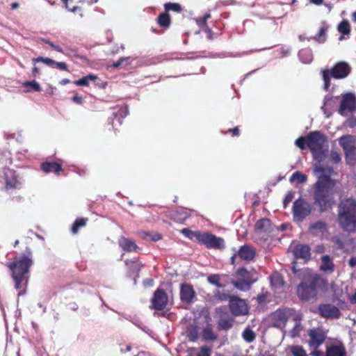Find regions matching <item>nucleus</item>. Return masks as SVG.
Instances as JSON below:
<instances>
[{
	"label": "nucleus",
	"instance_id": "obj_51",
	"mask_svg": "<svg viewBox=\"0 0 356 356\" xmlns=\"http://www.w3.org/2000/svg\"><path fill=\"white\" fill-rule=\"evenodd\" d=\"M211 349L207 346H202L195 356H210Z\"/></svg>",
	"mask_w": 356,
	"mask_h": 356
},
{
	"label": "nucleus",
	"instance_id": "obj_1",
	"mask_svg": "<svg viewBox=\"0 0 356 356\" xmlns=\"http://www.w3.org/2000/svg\"><path fill=\"white\" fill-rule=\"evenodd\" d=\"M33 264V252L29 247H26L20 255L15 256L12 262L7 264V267L11 272L15 289L19 290L18 296L26 293L30 277V268Z\"/></svg>",
	"mask_w": 356,
	"mask_h": 356
},
{
	"label": "nucleus",
	"instance_id": "obj_54",
	"mask_svg": "<svg viewBox=\"0 0 356 356\" xmlns=\"http://www.w3.org/2000/svg\"><path fill=\"white\" fill-rule=\"evenodd\" d=\"M54 66L53 67H56L61 70L68 71V67L66 63L63 62H58L54 60Z\"/></svg>",
	"mask_w": 356,
	"mask_h": 356
},
{
	"label": "nucleus",
	"instance_id": "obj_34",
	"mask_svg": "<svg viewBox=\"0 0 356 356\" xmlns=\"http://www.w3.org/2000/svg\"><path fill=\"white\" fill-rule=\"evenodd\" d=\"M202 338L206 341H214L217 339V335L214 333L210 325L204 328Z\"/></svg>",
	"mask_w": 356,
	"mask_h": 356
},
{
	"label": "nucleus",
	"instance_id": "obj_25",
	"mask_svg": "<svg viewBox=\"0 0 356 356\" xmlns=\"http://www.w3.org/2000/svg\"><path fill=\"white\" fill-rule=\"evenodd\" d=\"M118 244L126 252H136L140 249L134 240L124 236L119 238Z\"/></svg>",
	"mask_w": 356,
	"mask_h": 356
},
{
	"label": "nucleus",
	"instance_id": "obj_44",
	"mask_svg": "<svg viewBox=\"0 0 356 356\" xmlns=\"http://www.w3.org/2000/svg\"><path fill=\"white\" fill-rule=\"evenodd\" d=\"M214 317L218 318V328H222V307H219L216 309Z\"/></svg>",
	"mask_w": 356,
	"mask_h": 356
},
{
	"label": "nucleus",
	"instance_id": "obj_40",
	"mask_svg": "<svg viewBox=\"0 0 356 356\" xmlns=\"http://www.w3.org/2000/svg\"><path fill=\"white\" fill-rule=\"evenodd\" d=\"M298 56L305 63H308L312 60V54L309 49H302L299 51Z\"/></svg>",
	"mask_w": 356,
	"mask_h": 356
},
{
	"label": "nucleus",
	"instance_id": "obj_20",
	"mask_svg": "<svg viewBox=\"0 0 356 356\" xmlns=\"http://www.w3.org/2000/svg\"><path fill=\"white\" fill-rule=\"evenodd\" d=\"M350 72V66L345 62L337 63L330 70V75L334 79H343Z\"/></svg>",
	"mask_w": 356,
	"mask_h": 356
},
{
	"label": "nucleus",
	"instance_id": "obj_43",
	"mask_svg": "<svg viewBox=\"0 0 356 356\" xmlns=\"http://www.w3.org/2000/svg\"><path fill=\"white\" fill-rule=\"evenodd\" d=\"M295 144L300 149H302V150L305 149L307 147H308L307 136H300V137L298 138L295 141Z\"/></svg>",
	"mask_w": 356,
	"mask_h": 356
},
{
	"label": "nucleus",
	"instance_id": "obj_36",
	"mask_svg": "<svg viewBox=\"0 0 356 356\" xmlns=\"http://www.w3.org/2000/svg\"><path fill=\"white\" fill-rule=\"evenodd\" d=\"M243 339L248 343H252L256 338V334L249 327H246L242 333Z\"/></svg>",
	"mask_w": 356,
	"mask_h": 356
},
{
	"label": "nucleus",
	"instance_id": "obj_52",
	"mask_svg": "<svg viewBox=\"0 0 356 356\" xmlns=\"http://www.w3.org/2000/svg\"><path fill=\"white\" fill-rule=\"evenodd\" d=\"M330 71L326 70L323 72V79L325 82V87L326 89H327L330 86Z\"/></svg>",
	"mask_w": 356,
	"mask_h": 356
},
{
	"label": "nucleus",
	"instance_id": "obj_60",
	"mask_svg": "<svg viewBox=\"0 0 356 356\" xmlns=\"http://www.w3.org/2000/svg\"><path fill=\"white\" fill-rule=\"evenodd\" d=\"M128 59H129V58H121L118 61L113 63V66L114 67H118L120 65H122L124 63V62L127 61Z\"/></svg>",
	"mask_w": 356,
	"mask_h": 356
},
{
	"label": "nucleus",
	"instance_id": "obj_46",
	"mask_svg": "<svg viewBox=\"0 0 356 356\" xmlns=\"http://www.w3.org/2000/svg\"><path fill=\"white\" fill-rule=\"evenodd\" d=\"M294 179L298 180L299 183H303L306 181L307 176L304 174H302L299 171H296L292 175V177H291V181Z\"/></svg>",
	"mask_w": 356,
	"mask_h": 356
},
{
	"label": "nucleus",
	"instance_id": "obj_45",
	"mask_svg": "<svg viewBox=\"0 0 356 356\" xmlns=\"http://www.w3.org/2000/svg\"><path fill=\"white\" fill-rule=\"evenodd\" d=\"M42 62L44 63V64L49 65V66H51V67H53L54 66V60L51 59V58H44V57H42V56H39L36 58H33V63L34 64H35L36 63L38 62Z\"/></svg>",
	"mask_w": 356,
	"mask_h": 356
},
{
	"label": "nucleus",
	"instance_id": "obj_47",
	"mask_svg": "<svg viewBox=\"0 0 356 356\" xmlns=\"http://www.w3.org/2000/svg\"><path fill=\"white\" fill-rule=\"evenodd\" d=\"M23 86L25 87L30 86L31 89L34 91L40 92L41 91V87L38 82L35 81H26L23 83Z\"/></svg>",
	"mask_w": 356,
	"mask_h": 356
},
{
	"label": "nucleus",
	"instance_id": "obj_27",
	"mask_svg": "<svg viewBox=\"0 0 356 356\" xmlns=\"http://www.w3.org/2000/svg\"><path fill=\"white\" fill-rule=\"evenodd\" d=\"M157 24L162 28L168 29L171 24V19L170 14L165 10L156 19Z\"/></svg>",
	"mask_w": 356,
	"mask_h": 356
},
{
	"label": "nucleus",
	"instance_id": "obj_5",
	"mask_svg": "<svg viewBox=\"0 0 356 356\" xmlns=\"http://www.w3.org/2000/svg\"><path fill=\"white\" fill-rule=\"evenodd\" d=\"M181 233L189 239L204 245L208 248H216L220 247V238H217L211 234L201 232L200 231H192L188 228L181 229Z\"/></svg>",
	"mask_w": 356,
	"mask_h": 356
},
{
	"label": "nucleus",
	"instance_id": "obj_6",
	"mask_svg": "<svg viewBox=\"0 0 356 356\" xmlns=\"http://www.w3.org/2000/svg\"><path fill=\"white\" fill-rule=\"evenodd\" d=\"M254 273L247 270L245 268H239L231 280L232 284L238 290L248 291L251 286L257 281L254 277Z\"/></svg>",
	"mask_w": 356,
	"mask_h": 356
},
{
	"label": "nucleus",
	"instance_id": "obj_31",
	"mask_svg": "<svg viewBox=\"0 0 356 356\" xmlns=\"http://www.w3.org/2000/svg\"><path fill=\"white\" fill-rule=\"evenodd\" d=\"M270 284L276 289L281 288L284 284L282 276L277 272L273 273L270 276Z\"/></svg>",
	"mask_w": 356,
	"mask_h": 356
},
{
	"label": "nucleus",
	"instance_id": "obj_8",
	"mask_svg": "<svg viewBox=\"0 0 356 356\" xmlns=\"http://www.w3.org/2000/svg\"><path fill=\"white\" fill-rule=\"evenodd\" d=\"M296 311L289 307L279 308L270 315L271 325L279 329H284L290 318H293Z\"/></svg>",
	"mask_w": 356,
	"mask_h": 356
},
{
	"label": "nucleus",
	"instance_id": "obj_14",
	"mask_svg": "<svg viewBox=\"0 0 356 356\" xmlns=\"http://www.w3.org/2000/svg\"><path fill=\"white\" fill-rule=\"evenodd\" d=\"M350 137V136L341 137L339 144L344 150L347 164L353 166L356 164V147L349 140Z\"/></svg>",
	"mask_w": 356,
	"mask_h": 356
},
{
	"label": "nucleus",
	"instance_id": "obj_7",
	"mask_svg": "<svg viewBox=\"0 0 356 356\" xmlns=\"http://www.w3.org/2000/svg\"><path fill=\"white\" fill-rule=\"evenodd\" d=\"M319 281V277L315 275L302 282L297 288V294L299 298L302 300H309L315 298Z\"/></svg>",
	"mask_w": 356,
	"mask_h": 356
},
{
	"label": "nucleus",
	"instance_id": "obj_37",
	"mask_svg": "<svg viewBox=\"0 0 356 356\" xmlns=\"http://www.w3.org/2000/svg\"><path fill=\"white\" fill-rule=\"evenodd\" d=\"M292 356H307L306 350L302 346L294 345L289 347Z\"/></svg>",
	"mask_w": 356,
	"mask_h": 356
},
{
	"label": "nucleus",
	"instance_id": "obj_32",
	"mask_svg": "<svg viewBox=\"0 0 356 356\" xmlns=\"http://www.w3.org/2000/svg\"><path fill=\"white\" fill-rule=\"evenodd\" d=\"M164 10L169 13L174 12L176 13H181L183 11L181 5L179 3L167 2L163 5Z\"/></svg>",
	"mask_w": 356,
	"mask_h": 356
},
{
	"label": "nucleus",
	"instance_id": "obj_39",
	"mask_svg": "<svg viewBox=\"0 0 356 356\" xmlns=\"http://www.w3.org/2000/svg\"><path fill=\"white\" fill-rule=\"evenodd\" d=\"M337 30L343 35H348L350 33V26L348 20H343L337 27Z\"/></svg>",
	"mask_w": 356,
	"mask_h": 356
},
{
	"label": "nucleus",
	"instance_id": "obj_38",
	"mask_svg": "<svg viewBox=\"0 0 356 356\" xmlns=\"http://www.w3.org/2000/svg\"><path fill=\"white\" fill-rule=\"evenodd\" d=\"M326 227H327V225L325 222H323L322 220H318L315 223L309 226V229L312 234H316V232H322L324 229H325Z\"/></svg>",
	"mask_w": 356,
	"mask_h": 356
},
{
	"label": "nucleus",
	"instance_id": "obj_26",
	"mask_svg": "<svg viewBox=\"0 0 356 356\" xmlns=\"http://www.w3.org/2000/svg\"><path fill=\"white\" fill-rule=\"evenodd\" d=\"M334 264L329 255H323L321 257L320 270L325 274H331L334 270Z\"/></svg>",
	"mask_w": 356,
	"mask_h": 356
},
{
	"label": "nucleus",
	"instance_id": "obj_17",
	"mask_svg": "<svg viewBox=\"0 0 356 356\" xmlns=\"http://www.w3.org/2000/svg\"><path fill=\"white\" fill-rule=\"evenodd\" d=\"M318 309L320 316L325 318L336 319L341 316L339 309L332 304H321Z\"/></svg>",
	"mask_w": 356,
	"mask_h": 356
},
{
	"label": "nucleus",
	"instance_id": "obj_62",
	"mask_svg": "<svg viewBox=\"0 0 356 356\" xmlns=\"http://www.w3.org/2000/svg\"><path fill=\"white\" fill-rule=\"evenodd\" d=\"M49 45L54 50L58 51V52H60V53H64L63 51V49L58 45H56L54 44V43H52L51 42L49 43Z\"/></svg>",
	"mask_w": 356,
	"mask_h": 356
},
{
	"label": "nucleus",
	"instance_id": "obj_42",
	"mask_svg": "<svg viewBox=\"0 0 356 356\" xmlns=\"http://www.w3.org/2000/svg\"><path fill=\"white\" fill-rule=\"evenodd\" d=\"M187 337L191 341H195L199 337V333L196 327H191L187 330Z\"/></svg>",
	"mask_w": 356,
	"mask_h": 356
},
{
	"label": "nucleus",
	"instance_id": "obj_18",
	"mask_svg": "<svg viewBox=\"0 0 356 356\" xmlns=\"http://www.w3.org/2000/svg\"><path fill=\"white\" fill-rule=\"evenodd\" d=\"M256 255L255 249L248 245H243L240 248L237 254H234L231 257V264H234L237 257L245 261L252 260Z\"/></svg>",
	"mask_w": 356,
	"mask_h": 356
},
{
	"label": "nucleus",
	"instance_id": "obj_64",
	"mask_svg": "<svg viewBox=\"0 0 356 356\" xmlns=\"http://www.w3.org/2000/svg\"><path fill=\"white\" fill-rule=\"evenodd\" d=\"M266 296L264 294L258 295L257 297V300L258 301L259 303H263L266 301Z\"/></svg>",
	"mask_w": 356,
	"mask_h": 356
},
{
	"label": "nucleus",
	"instance_id": "obj_35",
	"mask_svg": "<svg viewBox=\"0 0 356 356\" xmlns=\"http://www.w3.org/2000/svg\"><path fill=\"white\" fill-rule=\"evenodd\" d=\"M97 79V76L94 74H88L87 76H83L81 79L74 81V83L76 86H88L90 81H95Z\"/></svg>",
	"mask_w": 356,
	"mask_h": 356
},
{
	"label": "nucleus",
	"instance_id": "obj_55",
	"mask_svg": "<svg viewBox=\"0 0 356 356\" xmlns=\"http://www.w3.org/2000/svg\"><path fill=\"white\" fill-rule=\"evenodd\" d=\"M330 159L334 163H338L341 161L340 154L335 151H332L330 153Z\"/></svg>",
	"mask_w": 356,
	"mask_h": 356
},
{
	"label": "nucleus",
	"instance_id": "obj_57",
	"mask_svg": "<svg viewBox=\"0 0 356 356\" xmlns=\"http://www.w3.org/2000/svg\"><path fill=\"white\" fill-rule=\"evenodd\" d=\"M239 129L238 127H236L232 129H228L227 131H224V134H231L232 136H236L239 135Z\"/></svg>",
	"mask_w": 356,
	"mask_h": 356
},
{
	"label": "nucleus",
	"instance_id": "obj_10",
	"mask_svg": "<svg viewBox=\"0 0 356 356\" xmlns=\"http://www.w3.org/2000/svg\"><path fill=\"white\" fill-rule=\"evenodd\" d=\"M312 211L311 204L302 198H298L293 204L292 213L294 221L302 222L311 213Z\"/></svg>",
	"mask_w": 356,
	"mask_h": 356
},
{
	"label": "nucleus",
	"instance_id": "obj_12",
	"mask_svg": "<svg viewBox=\"0 0 356 356\" xmlns=\"http://www.w3.org/2000/svg\"><path fill=\"white\" fill-rule=\"evenodd\" d=\"M3 179L4 184L1 190L9 192L11 190L19 189L21 188L19 175L15 170L5 168L3 169Z\"/></svg>",
	"mask_w": 356,
	"mask_h": 356
},
{
	"label": "nucleus",
	"instance_id": "obj_30",
	"mask_svg": "<svg viewBox=\"0 0 356 356\" xmlns=\"http://www.w3.org/2000/svg\"><path fill=\"white\" fill-rule=\"evenodd\" d=\"M88 222V218H78L74 222L72 227L71 232L72 234H76L79 231V229L83 227H85Z\"/></svg>",
	"mask_w": 356,
	"mask_h": 356
},
{
	"label": "nucleus",
	"instance_id": "obj_63",
	"mask_svg": "<svg viewBox=\"0 0 356 356\" xmlns=\"http://www.w3.org/2000/svg\"><path fill=\"white\" fill-rule=\"evenodd\" d=\"M69 309L72 311H76L79 308L78 305L75 302H72L68 304Z\"/></svg>",
	"mask_w": 356,
	"mask_h": 356
},
{
	"label": "nucleus",
	"instance_id": "obj_19",
	"mask_svg": "<svg viewBox=\"0 0 356 356\" xmlns=\"http://www.w3.org/2000/svg\"><path fill=\"white\" fill-rule=\"evenodd\" d=\"M180 300L182 302L191 304L195 297V291L193 286L188 283H183L180 286Z\"/></svg>",
	"mask_w": 356,
	"mask_h": 356
},
{
	"label": "nucleus",
	"instance_id": "obj_53",
	"mask_svg": "<svg viewBox=\"0 0 356 356\" xmlns=\"http://www.w3.org/2000/svg\"><path fill=\"white\" fill-rule=\"evenodd\" d=\"M345 124L346 127H348L350 128H354L356 126V117L351 116L348 118L346 120Z\"/></svg>",
	"mask_w": 356,
	"mask_h": 356
},
{
	"label": "nucleus",
	"instance_id": "obj_9",
	"mask_svg": "<svg viewBox=\"0 0 356 356\" xmlns=\"http://www.w3.org/2000/svg\"><path fill=\"white\" fill-rule=\"evenodd\" d=\"M307 334L309 337L308 344L314 350L313 355L319 356L321 353L316 350L325 342L327 331L322 327H314L309 330Z\"/></svg>",
	"mask_w": 356,
	"mask_h": 356
},
{
	"label": "nucleus",
	"instance_id": "obj_2",
	"mask_svg": "<svg viewBox=\"0 0 356 356\" xmlns=\"http://www.w3.org/2000/svg\"><path fill=\"white\" fill-rule=\"evenodd\" d=\"M316 171L322 174L318 177L313 186L314 204L319 207L320 212H325L330 209L335 202L333 189L336 181L330 177L332 168L328 169V175L325 174L326 169L323 167L317 168Z\"/></svg>",
	"mask_w": 356,
	"mask_h": 356
},
{
	"label": "nucleus",
	"instance_id": "obj_33",
	"mask_svg": "<svg viewBox=\"0 0 356 356\" xmlns=\"http://www.w3.org/2000/svg\"><path fill=\"white\" fill-rule=\"evenodd\" d=\"M140 237L147 241H158L162 238V236L159 233H150L148 232H140Z\"/></svg>",
	"mask_w": 356,
	"mask_h": 356
},
{
	"label": "nucleus",
	"instance_id": "obj_56",
	"mask_svg": "<svg viewBox=\"0 0 356 356\" xmlns=\"http://www.w3.org/2000/svg\"><path fill=\"white\" fill-rule=\"evenodd\" d=\"M332 241L339 249H343L344 248V243L340 238L334 237Z\"/></svg>",
	"mask_w": 356,
	"mask_h": 356
},
{
	"label": "nucleus",
	"instance_id": "obj_48",
	"mask_svg": "<svg viewBox=\"0 0 356 356\" xmlns=\"http://www.w3.org/2000/svg\"><path fill=\"white\" fill-rule=\"evenodd\" d=\"M211 17L209 13H206L203 17L196 19V22L199 26L204 27L207 26V20Z\"/></svg>",
	"mask_w": 356,
	"mask_h": 356
},
{
	"label": "nucleus",
	"instance_id": "obj_58",
	"mask_svg": "<svg viewBox=\"0 0 356 356\" xmlns=\"http://www.w3.org/2000/svg\"><path fill=\"white\" fill-rule=\"evenodd\" d=\"M63 1L65 3L66 8H67L71 12H73V13H76V12H78V11L80 12V13L82 12V9H81V7H79V6H73L72 8H70L69 6V5L67 4V0H63Z\"/></svg>",
	"mask_w": 356,
	"mask_h": 356
},
{
	"label": "nucleus",
	"instance_id": "obj_15",
	"mask_svg": "<svg viewBox=\"0 0 356 356\" xmlns=\"http://www.w3.org/2000/svg\"><path fill=\"white\" fill-rule=\"evenodd\" d=\"M168 303V297L163 289L158 288L154 293L151 299L152 309L161 311L164 309Z\"/></svg>",
	"mask_w": 356,
	"mask_h": 356
},
{
	"label": "nucleus",
	"instance_id": "obj_23",
	"mask_svg": "<svg viewBox=\"0 0 356 356\" xmlns=\"http://www.w3.org/2000/svg\"><path fill=\"white\" fill-rule=\"evenodd\" d=\"M325 355L326 356H347V353L343 343L338 342L327 346Z\"/></svg>",
	"mask_w": 356,
	"mask_h": 356
},
{
	"label": "nucleus",
	"instance_id": "obj_13",
	"mask_svg": "<svg viewBox=\"0 0 356 356\" xmlns=\"http://www.w3.org/2000/svg\"><path fill=\"white\" fill-rule=\"evenodd\" d=\"M277 228L267 218L259 220L255 225V233L260 238L264 241L271 237Z\"/></svg>",
	"mask_w": 356,
	"mask_h": 356
},
{
	"label": "nucleus",
	"instance_id": "obj_24",
	"mask_svg": "<svg viewBox=\"0 0 356 356\" xmlns=\"http://www.w3.org/2000/svg\"><path fill=\"white\" fill-rule=\"evenodd\" d=\"M40 169L45 173L54 172L56 175H59L63 170L62 164L56 161H44L40 164Z\"/></svg>",
	"mask_w": 356,
	"mask_h": 356
},
{
	"label": "nucleus",
	"instance_id": "obj_61",
	"mask_svg": "<svg viewBox=\"0 0 356 356\" xmlns=\"http://www.w3.org/2000/svg\"><path fill=\"white\" fill-rule=\"evenodd\" d=\"M49 45L54 50L58 51V52H60V53H64L63 51V49L58 45H56L54 44V43H52L51 42L49 43Z\"/></svg>",
	"mask_w": 356,
	"mask_h": 356
},
{
	"label": "nucleus",
	"instance_id": "obj_41",
	"mask_svg": "<svg viewBox=\"0 0 356 356\" xmlns=\"http://www.w3.org/2000/svg\"><path fill=\"white\" fill-rule=\"evenodd\" d=\"M125 264L132 273L138 272L142 266L138 260L134 261L127 259L125 261Z\"/></svg>",
	"mask_w": 356,
	"mask_h": 356
},
{
	"label": "nucleus",
	"instance_id": "obj_21",
	"mask_svg": "<svg viewBox=\"0 0 356 356\" xmlns=\"http://www.w3.org/2000/svg\"><path fill=\"white\" fill-rule=\"evenodd\" d=\"M311 248L308 245L298 243L292 250L293 254L296 259L309 260L311 257Z\"/></svg>",
	"mask_w": 356,
	"mask_h": 356
},
{
	"label": "nucleus",
	"instance_id": "obj_22",
	"mask_svg": "<svg viewBox=\"0 0 356 356\" xmlns=\"http://www.w3.org/2000/svg\"><path fill=\"white\" fill-rule=\"evenodd\" d=\"M302 319V314L296 312L292 318V320L296 323V324L289 332V335L291 338L294 339L300 336L301 332L304 330V326L301 323Z\"/></svg>",
	"mask_w": 356,
	"mask_h": 356
},
{
	"label": "nucleus",
	"instance_id": "obj_59",
	"mask_svg": "<svg viewBox=\"0 0 356 356\" xmlns=\"http://www.w3.org/2000/svg\"><path fill=\"white\" fill-rule=\"evenodd\" d=\"M72 100L74 103L80 105L83 104V97L77 94L72 97Z\"/></svg>",
	"mask_w": 356,
	"mask_h": 356
},
{
	"label": "nucleus",
	"instance_id": "obj_11",
	"mask_svg": "<svg viewBox=\"0 0 356 356\" xmlns=\"http://www.w3.org/2000/svg\"><path fill=\"white\" fill-rule=\"evenodd\" d=\"M224 300L229 301V308L233 315L241 316L248 314V307L243 299L224 293Z\"/></svg>",
	"mask_w": 356,
	"mask_h": 356
},
{
	"label": "nucleus",
	"instance_id": "obj_50",
	"mask_svg": "<svg viewBox=\"0 0 356 356\" xmlns=\"http://www.w3.org/2000/svg\"><path fill=\"white\" fill-rule=\"evenodd\" d=\"M220 277L218 275H211L208 277V281L216 286H221V284H220Z\"/></svg>",
	"mask_w": 356,
	"mask_h": 356
},
{
	"label": "nucleus",
	"instance_id": "obj_28",
	"mask_svg": "<svg viewBox=\"0 0 356 356\" xmlns=\"http://www.w3.org/2000/svg\"><path fill=\"white\" fill-rule=\"evenodd\" d=\"M129 114V110L127 106H123L119 108L117 112L113 113V118L109 119L111 121L109 123L113 122L114 118H117L120 124L122 123V120Z\"/></svg>",
	"mask_w": 356,
	"mask_h": 356
},
{
	"label": "nucleus",
	"instance_id": "obj_16",
	"mask_svg": "<svg viewBox=\"0 0 356 356\" xmlns=\"http://www.w3.org/2000/svg\"><path fill=\"white\" fill-rule=\"evenodd\" d=\"M356 110V98L352 93H347L342 97L339 113L345 115L346 112L353 113Z\"/></svg>",
	"mask_w": 356,
	"mask_h": 356
},
{
	"label": "nucleus",
	"instance_id": "obj_3",
	"mask_svg": "<svg viewBox=\"0 0 356 356\" xmlns=\"http://www.w3.org/2000/svg\"><path fill=\"white\" fill-rule=\"evenodd\" d=\"M339 227L348 233L356 232V200L346 197L340 200L337 208Z\"/></svg>",
	"mask_w": 356,
	"mask_h": 356
},
{
	"label": "nucleus",
	"instance_id": "obj_29",
	"mask_svg": "<svg viewBox=\"0 0 356 356\" xmlns=\"http://www.w3.org/2000/svg\"><path fill=\"white\" fill-rule=\"evenodd\" d=\"M327 26H323L319 29L318 33L314 37L308 38V40L311 39L314 40L318 43H324L327 39Z\"/></svg>",
	"mask_w": 356,
	"mask_h": 356
},
{
	"label": "nucleus",
	"instance_id": "obj_49",
	"mask_svg": "<svg viewBox=\"0 0 356 356\" xmlns=\"http://www.w3.org/2000/svg\"><path fill=\"white\" fill-rule=\"evenodd\" d=\"M294 193L292 191H289L285 195L283 200V205L284 208H286L288 206V204L292 201Z\"/></svg>",
	"mask_w": 356,
	"mask_h": 356
},
{
	"label": "nucleus",
	"instance_id": "obj_4",
	"mask_svg": "<svg viewBox=\"0 0 356 356\" xmlns=\"http://www.w3.org/2000/svg\"><path fill=\"white\" fill-rule=\"evenodd\" d=\"M308 148L310 149L315 160L322 162L327 152L325 148L327 143V137L319 131H311L307 134Z\"/></svg>",
	"mask_w": 356,
	"mask_h": 356
}]
</instances>
